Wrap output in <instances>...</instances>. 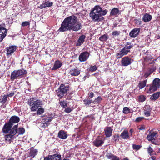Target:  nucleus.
<instances>
[{"label":"nucleus","instance_id":"nucleus-1","mask_svg":"<svg viewBox=\"0 0 160 160\" xmlns=\"http://www.w3.org/2000/svg\"><path fill=\"white\" fill-rule=\"evenodd\" d=\"M78 20L77 17L74 15L65 18L62 22L58 31L63 32L71 30L75 32L81 29L82 25L80 23L77 22Z\"/></svg>","mask_w":160,"mask_h":160},{"label":"nucleus","instance_id":"nucleus-2","mask_svg":"<svg viewBox=\"0 0 160 160\" xmlns=\"http://www.w3.org/2000/svg\"><path fill=\"white\" fill-rule=\"evenodd\" d=\"M107 12V10H102L99 6L96 5L92 9L89 16L93 21L98 22L100 20V18L106 15Z\"/></svg>","mask_w":160,"mask_h":160},{"label":"nucleus","instance_id":"nucleus-3","mask_svg":"<svg viewBox=\"0 0 160 160\" xmlns=\"http://www.w3.org/2000/svg\"><path fill=\"white\" fill-rule=\"evenodd\" d=\"M27 103L30 107L31 111L34 112L39 107H41L42 105V101L34 98H31L29 99Z\"/></svg>","mask_w":160,"mask_h":160},{"label":"nucleus","instance_id":"nucleus-4","mask_svg":"<svg viewBox=\"0 0 160 160\" xmlns=\"http://www.w3.org/2000/svg\"><path fill=\"white\" fill-rule=\"evenodd\" d=\"M26 73V71L24 69L14 70L11 74V79L14 81L15 79L20 78L24 77Z\"/></svg>","mask_w":160,"mask_h":160},{"label":"nucleus","instance_id":"nucleus-5","mask_svg":"<svg viewBox=\"0 0 160 160\" xmlns=\"http://www.w3.org/2000/svg\"><path fill=\"white\" fill-rule=\"evenodd\" d=\"M69 87L68 85L65 86L63 84H61L58 90H56L57 95L59 97H63L69 90Z\"/></svg>","mask_w":160,"mask_h":160},{"label":"nucleus","instance_id":"nucleus-6","mask_svg":"<svg viewBox=\"0 0 160 160\" xmlns=\"http://www.w3.org/2000/svg\"><path fill=\"white\" fill-rule=\"evenodd\" d=\"M125 46L117 54V58H120L124 55L128 54V52L130 51V45Z\"/></svg>","mask_w":160,"mask_h":160},{"label":"nucleus","instance_id":"nucleus-7","mask_svg":"<svg viewBox=\"0 0 160 160\" xmlns=\"http://www.w3.org/2000/svg\"><path fill=\"white\" fill-rule=\"evenodd\" d=\"M89 53L87 52L82 53L79 57V60L81 62H84L87 60L89 56Z\"/></svg>","mask_w":160,"mask_h":160},{"label":"nucleus","instance_id":"nucleus-8","mask_svg":"<svg viewBox=\"0 0 160 160\" xmlns=\"http://www.w3.org/2000/svg\"><path fill=\"white\" fill-rule=\"evenodd\" d=\"M8 30L4 28H0V42L5 37Z\"/></svg>","mask_w":160,"mask_h":160},{"label":"nucleus","instance_id":"nucleus-9","mask_svg":"<svg viewBox=\"0 0 160 160\" xmlns=\"http://www.w3.org/2000/svg\"><path fill=\"white\" fill-rule=\"evenodd\" d=\"M80 71L77 67L72 68L70 70L69 73L72 76H77L80 73Z\"/></svg>","mask_w":160,"mask_h":160},{"label":"nucleus","instance_id":"nucleus-10","mask_svg":"<svg viewBox=\"0 0 160 160\" xmlns=\"http://www.w3.org/2000/svg\"><path fill=\"white\" fill-rule=\"evenodd\" d=\"M46 158L48 160H60L61 156L60 155L57 153L49 155L48 158Z\"/></svg>","mask_w":160,"mask_h":160},{"label":"nucleus","instance_id":"nucleus-11","mask_svg":"<svg viewBox=\"0 0 160 160\" xmlns=\"http://www.w3.org/2000/svg\"><path fill=\"white\" fill-rule=\"evenodd\" d=\"M12 126L11 123L6 124L2 128L3 132L5 133H9Z\"/></svg>","mask_w":160,"mask_h":160},{"label":"nucleus","instance_id":"nucleus-12","mask_svg":"<svg viewBox=\"0 0 160 160\" xmlns=\"http://www.w3.org/2000/svg\"><path fill=\"white\" fill-rule=\"evenodd\" d=\"M17 49V47L15 46H11L7 48V55H11Z\"/></svg>","mask_w":160,"mask_h":160},{"label":"nucleus","instance_id":"nucleus-13","mask_svg":"<svg viewBox=\"0 0 160 160\" xmlns=\"http://www.w3.org/2000/svg\"><path fill=\"white\" fill-rule=\"evenodd\" d=\"M86 36L83 35L81 36L79 38L76 44V46H79L81 45L84 42Z\"/></svg>","mask_w":160,"mask_h":160},{"label":"nucleus","instance_id":"nucleus-14","mask_svg":"<svg viewBox=\"0 0 160 160\" xmlns=\"http://www.w3.org/2000/svg\"><path fill=\"white\" fill-rule=\"evenodd\" d=\"M53 4V3L52 2L49 1H47L42 3L41 5L40 8L42 9L47 7H49L52 6Z\"/></svg>","mask_w":160,"mask_h":160},{"label":"nucleus","instance_id":"nucleus-15","mask_svg":"<svg viewBox=\"0 0 160 160\" xmlns=\"http://www.w3.org/2000/svg\"><path fill=\"white\" fill-rule=\"evenodd\" d=\"M38 152V149L33 148H31L29 150V155L30 157L34 158L37 155Z\"/></svg>","mask_w":160,"mask_h":160},{"label":"nucleus","instance_id":"nucleus-16","mask_svg":"<svg viewBox=\"0 0 160 160\" xmlns=\"http://www.w3.org/2000/svg\"><path fill=\"white\" fill-rule=\"evenodd\" d=\"M105 134L106 137H109L112 135V130L111 127H108L104 129Z\"/></svg>","mask_w":160,"mask_h":160},{"label":"nucleus","instance_id":"nucleus-17","mask_svg":"<svg viewBox=\"0 0 160 160\" xmlns=\"http://www.w3.org/2000/svg\"><path fill=\"white\" fill-rule=\"evenodd\" d=\"M58 135L59 138L63 139H66L68 136L66 132L62 130L59 131Z\"/></svg>","mask_w":160,"mask_h":160},{"label":"nucleus","instance_id":"nucleus-18","mask_svg":"<svg viewBox=\"0 0 160 160\" xmlns=\"http://www.w3.org/2000/svg\"><path fill=\"white\" fill-rule=\"evenodd\" d=\"M104 142V140L100 139V138H98L93 142V144L96 147H99L102 146Z\"/></svg>","mask_w":160,"mask_h":160},{"label":"nucleus","instance_id":"nucleus-19","mask_svg":"<svg viewBox=\"0 0 160 160\" xmlns=\"http://www.w3.org/2000/svg\"><path fill=\"white\" fill-rule=\"evenodd\" d=\"M62 64V63L59 61H56L54 62V65L52 68V70H55L61 67Z\"/></svg>","mask_w":160,"mask_h":160},{"label":"nucleus","instance_id":"nucleus-20","mask_svg":"<svg viewBox=\"0 0 160 160\" xmlns=\"http://www.w3.org/2000/svg\"><path fill=\"white\" fill-rule=\"evenodd\" d=\"M18 128V124L15 125L12 129H11L8 133L14 136V135L17 133Z\"/></svg>","mask_w":160,"mask_h":160},{"label":"nucleus","instance_id":"nucleus-21","mask_svg":"<svg viewBox=\"0 0 160 160\" xmlns=\"http://www.w3.org/2000/svg\"><path fill=\"white\" fill-rule=\"evenodd\" d=\"M130 64V59L127 57H125L122 60V64L123 66H127Z\"/></svg>","mask_w":160,"mask_h":160},{"label":"nucleus","instance_id":"nucleus-22","mask_svg":"<svg viewBox=\"0 0 160 160\" xmlns=\"http://www.w3.org/2000/svg\"><path fill=\"white\" fill-rule=\"evenodd\" d=\"M140 31L139 28H136L131 31V37L132 38L136 37Z\"/></svg>","mask_w":160,"mask_h":160},{"label":"nucleus","instance_id":"nucleus-23","mask_svg":"<svg viewBox=\"0 0 160 160\" xmlns=\"http://www.w3.org/2000/svg\"><path fill=\"white\" fill-rule=\"evenodd\" d=\"M19 118L18 116H12L10 120L9 123H11L13 125V123H17L19 121Z\"/></svg>","mask_w":160,"mask_h":160},{"label":"nucleus","instance_id":"nucleus-24","mask_svg":"<svg viewBox=\"0 0 160 160\" xmlns=\"http://www.w3.org/2000/svg\"><path fill=\"white\" fill-rule=\"evenodd\" d=\"M120 136L123 139H127L129 137L128 130L125 129L121 133Z\"/></svg>","mask_w":160,"mask_h":160},{"label":"nucleus","instance_id":"nucleus-25","mask_svg":"<svg viewBox=\"0 0 160 160\" xmlns=\"http://www.w3.org/2000/svg\"><path fill=\"white\" fill-rule=\"evenodd\" d=\"M5 138L6 142L10 143L15 138L14 136L8 133L5 136Z\"/></svg>","mask_w":160,"mask_h":160},{"label":"nucleus","instance_id":"nucleus-26","mask_svg":"<svg viewBox=\"0 0 160 160\" xmlns=\"http://www.w3.org/2000/svg\"><path fill=\"white\" fill-rule=\"evenodd\" d=\"M152 18V16L146 13L142 18L143 21L145 22H147L150 21Z\"/></svg>","mask_w":160,"mask_h":160},{"label":"nucleus","instance_id":"nucleus-27","mask_svg":"<svg viewBox=\"0 0 160 160\" xmlns=\"http://www.w3.org/2000/svg\"><path fill=\"white\" fill-rule=\"evenodd\" d=\"M157 133L156 132H154L152 133H150L147 136V139L149 141H151L156 138V136Z\"/></svg>","mask_w":160,"mask_h":160},{"label":"nucleus","instance_id":"nucleus-28","mask_svg":"<svg viewBox=\"0 0 160 160\" xmlns=\"http://www.w3.org/2000/svg\"><path fill=\"white\" fill-rule=\"evenodd\" d=\"M158 88L154 86L153 84L152 85H150L149 90L147 91L148 93H151L157 90Z\"/></svg>","mask_w":160,"mask_h":160},{"label":"nucleus","instance_id":"nucleus-29","mask_svg":"<svg viewBox=\"0 0 160 160\" xmlns=\"http://www.w3.org/2000/svg\"><path fill=\"white\" fill-rule=\"evenodd\" d=\"M153 84L158 88H160V80L158 78L155 79L153 81Z\"/></svg>","mask_w":160,"mask_h":160},{"label":"nucleus","instance_id":"nucleus-30","mask_svg":"<svg viewBox=\"0 0 160 160\" xmlns=\"http://www.w3.org/2000/svg\"><path fill=\"white\" fill-rule=\"evenodd\" d=\"M160 96V92H158L153 94L150 98L152 100H155L157 99Z\"/></svg>","mask_w":160,"mask_h":160},{"label":"nucleus","instance_id":"nucleus-31","mask_svg":"<svg viewBox=\"0 0 160 160\" xmlns=\"http://www.w3.org/2000/svg\"><path fill=\"white\" fill-rule=\"evenodd\" d=\"M146 84V80L140 82L138 86V87L139 89H142L144 87Z\"/></svg>","mask_w":160,"mask_h":160},{"label":"nucleus","instance_id":"nucleus-32","mask_svg":"<svg viewBox=\"0 0 160 160\" xmlns=\"http://www.w3.org/2000/svg\"><path fill=\"white\" fill-rule=\"evenodd\" d=\"M108 36L107 34H105L100 37L99 39L101 41L104 42L108 38Z\"/></svg>","mask_w":160,"mask_h":160},{"label":"nucleus","instance_id":"nucleus-33","mask_svg":"<svg viewBox=\"0 0 160 160\" xmlns=\"http://www.w3.org/2000/svg\"><path fill=\"white\" fill-rule=\"evenodd\" d=\"M84 104L86 106H88L92 103L93 102V101L90 98H87L83 100Z\"/></svg>","mask_w":160,"mask_h":160},{"label":"nucleus","instance_id":"nucleus-34","mask_svg":"<svg viewBox=\"0 0 160 160\" xmlns=\"http://www.w3.org/2000/svg\"><path fill=\"white\" fill-rule=\"evenodd\" d=\"M60 104L63 108H65L67 107L68 102L66 101H60Z\"/></svg>","mask_w":160,"mask_h":160},{"label":"nucleus","instance_id":"nucleus-35","mask_svg":"<svg viewBox=\"0 0 160 160\" xmlns=\"http://www.w3.org/2000/svg\"><path fill=\"white\" fill-rule=\"evenodd\" d=\"M119 10L118 8H114L112 9L111 14L112 15H116L118 13Z\"/></svg>","mask_w":160,"mask_h":160},{"label":"nucleus","instance_id":"nucleus-36","mask_svg":"<svg viewBox=\"0 0 160 160\" xmlns=\"http://www.w3.org/2000/svg\"><path fill=\"white\" fill-rule=\"evenodd\" d=\"M25 132V129L23 128H18V132L17 133L18 134V135L20 134H23Z\"/></svg>","mask_w":160,"mask_h":160},{"label":"nucleus","instance_id":"nucleus-37","mask_svg":"<svg viewBox=\"0 0 160 160\" xmlns=\"http://www.w3.org/2000/svg\"><path fill=\"white\" fill-rule=\"evenodd\" d=\"M73 110V107H66L65 108V110H64V111L67 113H69L72 110Z\"/></svg>","mask_w":160,"mask_h":160},{"label":"nucleus","instance_id":"nucleus-38","mask_svg":"<svg viewBox=\"0 0 160 160\" xmlns=\"http://www.w3.org/2000/svg\"><path fill=\"white\" fill-rule=\"evenodd\" d=\"M44 109L42 108H38V109L37 112V114L38 115H41L44 113Z\"/></svg>","mask_w":160,"mask_h":160},{"label":"nucleus","instance_id":"nucleus-39","mask_svg":"<svg viewBox=\"0 0 160 160\" xmlns=\"http://www.w3.org/2000/svg\"><path fill=\"white\" fill-rule=\"evenodd\" d=\"M130 109L128 108L125 107L123 108V112L125 114H127L129 112Z\"/></svg>","mask_w":160,"mask_h":160},{"label":"nucleus","instance_id":"nucleus-40","mask_svg":"<svg viewBox=\"0 0 160 160\" xmlns=\"http://www.w3.org/2000/svg\"><path fill=\"white\" fill-rule=\"evenodd\" d=\"M145 97L142 95L138 97V100L139 102H143L145 100Z\"/></svg>","mask_w":160,"mask_h":160},{"label":"nucleus","instance_id":"nucleus-41","mask_svg":"<svg viewBox=\"0 0 160 160\" xmlns=\"http://www.w3.org/2000/svg\"><path fill=\"white\" fill-rule=\"evenodd\" d=\"M7 96L4 95L3 96L2 100L0 102L2 103H5L7 100Z\"/></svg>","mask_w":160,"mask_h":160},{"label":"nucleus","instance_id":"nucleus-42","mask_svg":"<svg viewBox=\"0 0 160 160\" xmlns=\"http://www.w3.org/2000/svg\"><path fill=\"white\" fill-rule=\"evenodd\" d=\"M102 100V98L101 97L99 96L97 98H96L94 101H93V102H95L97 103H99Z\"/></svg>","mask_w":160,"mask_h":160},{"label":"nucleus","instance_id":"nucleus-43","mask_svg":"<svg viewBox=\"0 0 160 160\" xmlns=\"http://www.w3.org/2000/svg\"><path fill=\"white\" fill-rule=\"evenodd\" d=\"M152 59V57H151L150 56H146L144 58V60L145 61L148 62L150 61H151Z\"/></svg>","mask_w":160,"mask_h":160},{"label":"nucleus","instance_id":"nucleus-44","mask_svg":"<svg viewBox=\"0 0 160 160\" xmlns=\"http://www.w3.org/2000/svg\"><path fill=\"white\" fill-rule=\"evenodd\" d=\"M30 23L28 21H25L22 22L21 24L22 27H25L28 26H29Z\"/></svg>","mask_w":160,"mask_h":160},{"label":"nucleus","instance_id":"nucleus-45","mask_svg":"<svg viewBox=\"0 0 160 160\" xmlns=\"http://www.w3.org/2000/svg\"><path fill=\"white\" fill-rule=\"evenodd\" d=\"M132 147L133 149L138 150L140 149L141 146L139 145L133 144L132 145Z\"/></svg>","mask_w":160,"mask_h":160},{"label":"nucleus","instance_id":"nucleus-46","mask_svg":"<svg viewBox=\"0 0 160 160\" xmlns=\"http://www.w3.org/2000/svg\"><path fill=\"white\" fill-rule=\"evenodd\" d=\"M120 33V32L117 31H114L112 32V35L113 36H116L118 35Z\"/></svg>","mask_w":160,"mask_h":160},{"label":"nucleus","instance_id":"nucleus-47","mask_svg":"<svg viewBox=\"0 0 160 160\" xmlns=\"http://www.w3.org/2000/svg\"><path fill=\"white\" fill-rule=\"evenodd\" d=\"M106 157L108 159H111L112 160L113 157H114V156L111 153H108L106 155Z\"/></svg>","mask_w":160,"mask_h":160},{"label":"nucleus","instance_id":"nucleus-48","mask_svg":"<svg viewBox=\"0 0 160 160\" xmlns=\"http://www.w3.org/2000/svg\"><path fill=\"white\" fill-rule=\"evenodd\" d=\"M97 68L96 66H91L89 70L91 71L94 72L97 70Z\"/></svg>","mask_w":160,"mask_h":160},{"label":"nucleus","instance_id":"nucleus-49","mask_svg":"<svg viewBox=\"0 0 160 160\" xmlns=\"http://www.w3.org/2000/svg\"><path fill=\"white\" fill-rule=\"evenodd\" d=\"M148 153L150 154V155H151V153L153 152V150L152 148L151 147L149 146L148 148Z\"/></svg>","mask_w":160,"mask_h":160},{"label":"nucleus","instance_id":"nucleus-50","mask_svg":"<svg viewBox=\"0 0 160 160\" xmlns=\"http://www.w3.org/2000/svg\"><path fill=\"white\" fill-rule=\"evenodd\" d=\"M144 118L143 117H138L136 118L135 121L137 122H139L142 121Z\"/></svg>","mask_w":160,"mask_h":160},{"label":"nucleus","instance_id":"nucleus-51","mask_svg":"<svg viewBox=\"0 0 160 160\" xmlns=\"http://www.w3.org/2000/svg\"><path fill=\"white\" fill-rule=\"evenodd\" d=\"M144 113L145 115L147 117H148L150 115V112L149 111H144Z\"/></svg>","mask_w":160,"mask_h":160},{"label":"nucleus","instance_id":"nucleus-52","mask_svg":"<svg viewBox=\"0 0 160 160\" xmlns=\"http://www.w3.org/2000/svg\"><path fill=\"white\" fill-rule=\"evenodd\" d=\"M114 137V138H113V140L115 141H117V140H118V138L119 137V136L118 135H115Z\"/></svg>","mask_w":160,"mask_h":160},{"label":"nucleus","instance_id":"nucleus-53","mask_svg":"<svg viewBox=\"0 0 160 160\" xmlns=\"http://www.w3.org/2000/svg\"><path fill=\"white\" fill-rule=\"evenodd\" d=\"M47 121H46V122L43 123L42 126L43 127H45L48 126V123L47 122Z\"/></svg>","mask_w":160,"mask_h":160},{"label":"nucleus","instance_id":"nucleus-54","mask_svg":"<svg viewBox=\"0 0 160 160\" xmlns=\"http://www.w3.org/2000/svg\"><path fill=\"white\" fill-rule=\"evenodd\" d=\"M112 160H119V159L118 157L114 156V157H113Z\"/></svg>","mask_w":160,"mask_h":160},{"label":"nucleus","instance_id":"nucleus-55","mask_svg":"<svg viewBox=\"0 0 160 160\" xmlns=\"http://www.w3.org/2000/svg\"><path fill=\"white\" fill-rule=\"evenodd\" d=\"M14 94V93L13 92H12L8 94V97H12L13 96Z\"/></svg>","mask_w":160,"mask_h":160},{"label":"nucleus","instance_id":"nucleus-56","mask_svg":"<svg viewBox=\"0 0 160 160\" xmlns=\"http://www.w3.org/2000/svg\"><path fill=\"white\" fill-rule=\"evenodd\" d=\"M48 119L47 120H46V121H47V123H48L50 122L51 121H52V118H48Z\"/></svg>","mask_w":160,"mask_h":160},{"label":"nucleus","instance_id":"nucleus-57","mask_svg":"<svg viewBox=\"0 0 160 160\" xmlns=\"http://www.w3.org/2000/svg\"><path fill=\"white\" fill-rule=\"evenodd\" d=\"M94 96V93L92 92H91L89 95V97L91 98H92Z\"/></svg>","mask_w":160,"mask_h":160},{"label":"nucleus","instance_id":"nucleus-58","mask_svg":"<svg viewBox=\"0 0 160 160\" xmlns=\"http://www.w3.org/2000/svg\"><path fill=\"white\" fill-rule=\"evenodd\" d=\"M152 73V72H147L145 74V75L146 76V77L148 76L151 73Z\"/></svg>","mask_w":160,"mask_h":160},{"label":"nucleus","instance_id":"nucleus-59","mask_svg":"<svg viewBox=\"0 0 160 160\" xmlns=\"http://www.w3.org/2000/svg\"><path fill=\"white\" fill-rule=\"evenodd\" d=\"M151 158L152 160H156V157L155 156H152Z\"/></svg>","mask_w":160,"mask_h":160},{"label":"nucleus","instance_id":"nucleus-60","mask_svg":"<svg viewBox=\"0 0 160 160\" xmlns=\"http://www.w3.org/2000/svg\"><path fill=\"white\" fill-rule=\"evenodd\" d=\"M139 129L140 130H144L145 129L144 127L143 126H141Z\"/></svg>","mask_w":160,"mask_h":160},{"label":"nucleus","instance_id":"nucleus-61","mask_svg":"<svg viewBox=\"0 0 160 160\" xmlns=\"http://www.w3.org/2000/svg\"><path fill=\"white\" fill-rule=\"evenodd\" d=\"M7 160H14V158H10L7 159Z\"/></svg>","mask_w":160,"mask_h":160},{"label":"nucleus","instance_id":"nucleus-62","mask_svg":"<svg viewBox=\"0 0 160 160\" xmlns=\"http://www.w3.org/2000/svg\"><path fill=\"white\" fill-rule=\"evenodd\" d=\"M157 60V59H155L154 60H153V61H152V63H155V61H156Z\"/></svg>","mask_w":160,"mask_h":160},{"label":"nucleus","instance_id":"nucleus-63","mask_svg":"<svg viewBox=\"0 0 160 160\" xmlns=\"http://www.w3.org/2000/svg\"><path fill=\"white\" fill-rule=\"evenodd\" d=\"M123 160H129L127 158H123Z\"/></svg>","mask_w":160,"mask_h":160},{"label":"nucleus","instance_id":"nucleus-64","mask_svg":"<svg viewBox=\"0 0 160 160\" xmlns=\"http://www.w3.org/2000/svg\"><path fill=\"white\" fill-rule=\"evenodd\" d=\"M134 92H137V89H134Z\"/></svg>","mask_w":160,"mask_h":160}]
</instances>
